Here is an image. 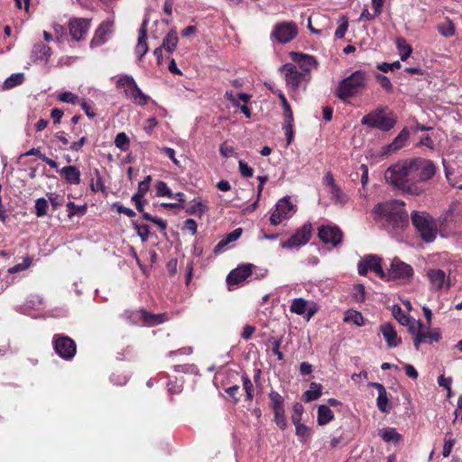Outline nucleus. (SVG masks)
Here are the masks:
<instances>
[{
    "mask_svg": "<svg viewBox=\"0 0 462 462\" xmlns=\"http://www.w3.org/2000/svg\"><path fill=\"white\" fill-rule=\"evenodd\" d=\"M115 144L121 151L125 152L129 149L130 140L126 134L122 132L116 134Z\"/></svg>",
    "mask_w": 462,
    "mask_h": 462,
    "instance_id": "58836bf2",
    "label": "nucleus"
},
{
    "mask_svg": "<svg viewBox=\"0 0 462 462\" xmlns=\"http://www.w3.org/2000/svg\"><path fill=\"white\" fill-rule=\"evenodd\" d=\"M454 445L455 439H453V433L451 431L446 432L442 449V455L444 457H448L450 455Z\"/></svg>",
    "mask_w": 462,
    "mask_h": 462,
    "instance_id": "c9c22d12",
    "label": "nucleus"
},
{
    "mask_svg": "<svg viewBox=\"0 0 462 462\" xmlns=\"http://www.w3.org/2000/svg\"><path fill=\"white\" fill-rule=\"evenodd\" d=\"M151 180L152 177L150 175L146 176L145 179L139 183L137 193L134 195H140V197H143L149 189Z\"/></svg>",
    "mask_w": 462,
    "mask_h": 462,
    "instance_id": "13d9d810",
    "label": "nucleus"
},
{
    "mask_svg": "<svg viewBox=\"0 0 462 462\" xmlns=\"http://www.w3.org/2000/svg\"><path fill=\"white\" fill-rule=\"evenodd\" d=\"M404 207L403 201L393 199L375 205L373 213L375 218L384 221L393 228L402 229L409 225V217Z\"/></svg>",
    "mask_w": 462,
    "mask_h": 462,
    "instance_id": "f03ea898",
    "label": "nucleus"
},
{
    "mask_svg": "<svg viewBox=\"0 0 462 462\" xmlns=\"http://www.w3.org/2000/svg\"><path fill=\"white\" fill-rule=\"evenodd\" d=\"M274 422L281 430H285L287 428V420L285 418V411L282 410H274Z\"/></svg>",
    "mask_w": 462,
    "mask_h": 462,
    "instance_id": "a18cd8bd",
    "label": "nucleus"
},
{
    "mask_svg": "<svg viewBox=\"0 0 462 462\" xmlns=\"http://www.w3.org/2000/svg\"><path fill=\"white\" fill-rule=\"evenodd\" d=\"M393 315L396 320L402 325L409 324L411 319L406 315L399 305H394L393 308Z\"/></svg>",
    "mask_w": 462,
    "mask_h": 462,
    "instance_id": "c03bdc74",
    "label": "nucleus"
},
{
    "mask_svg": "<svg viewBox=\"0 0 462 462\" xmlns=\"http://www.w3.org/2000/svg\"><path fill=\"white\" fill-rule=\"evenodd\" d=\"M426 275L433 290H441L447 283L446 273L440 269H429Z\"/></svg>",
    "mask_w": 462,
    "mask_h": 462,
    "instance_id": "a211bd4d",
    "label": "nucleus"
},
{
    "mask_svg": "<svg viewBox=\"0 0 462 462\" xmlns=\"http://www.w3.org/2000/svg\"><path fill=\"white\" fill-rule=\"evenodd\" d=\"M411 220L420 237L425 243H432L438 234V226L435 219L424 211H412Z\"/></svg>",
    "mask_w": 462,
    "mask_h": 462,
    "instance_id": "20e7f679",
    "label": "nucleus"
},
{
    "mask_svg": "<svg viewBox=\"0 0 462 462\" xmlns=\"http://www.w3.org/2000/svg\"><path fill=\"white\" fill-rule=\"evenodd\" d=\"M307 304H308L307 300H303L302 298L295 299V300H293V301L290 307V310L292 313H296L298 315H302L306 311Z\"/></svg>",
    "mask_w": 462,
    "mask_h": 462,
    "instance_id": "f704fd0d",
    "label": "nucleus"
},
{
    "mask_svg": "<svg viewBox=\"0 0 462 462\" xmlns=\"http://www.w3.org/2000/svg\"><path fill=\"white\" fill-rule=\"evenodd\" d=\"M135 84L136 82L134 79L129 75H123L117 80L118 86H127V88H131Z\"/></svg>",
    "mask_w": 462,
    "mask_h": 462,
    "instance_id": "e2e57ef3",
    "label": "nucleus"
},
{
    "mask_svg": "<svg viewBox=\"0 0 462 462\" xmlns=\"http://www.w3.org/2000/svg\"><path fill=\"white\" fill-rule=\"evenodd\" d=\"M279 97L282 102V106L284 110L285 120L293 121L294 119H293L292 110H291V106L288 103L285 96L282 93H281V94H279Z\"/></svg>",
    "mask_w": 462,
    "mask_h": 462,
    "instance_id": "8fccbe9b",
    "label": "nucleus"
},
{
    "mask_svg": "<svg viewBox=\"0 0 462 462\" xmlns=\"http://www.w3.org/2000/svg\"><path fill=\"white\" fill-rule=\"evenodd\" d=\"M52 343L56 353L62 359L70 360L76 355V343L69 337L58 334L54 335Z\"/></svg>",
    "mask_w": 462,
    "mask_h": 462,
    "instance_id": "0eeeda50",
    "label": "nucleus"
},
{
    "mask_svg": "<svg viewBox=\"0 0 462 462\" xmlns=\"http://www.w3.org/2000/svg\"><path fill=\"white\" fill-rule=\"evenodd\" d=\"M318 236L324 244L337 246L342 242L343 233L336 226H321L319 228Z\"/></svg>",
    "mask_w": 462,
    "mask_h": 462,
    "instance_id": "9b49d317",
    "label": "nucleus"
},
{
    "mask_svg": "<svg viewBox=\"0 0 462 462\" xmlns=\"http://www.w3.org/2000/svg\"><path fill=\"white\" fill-rule=\"evenodd\" d=\"M241 235H242L241 228H236V229L233 230L231 233L227 234L226 239L220 241L217 245L216 249H220L223 246L226 245L228 243L237 240L241 236Z\"/></svg>",
    "mask_w": 462,
    "mask_h": 462,
    "instance_id": "79ce46f5",
    "label": "nucleus"
},
{
    "mask_svg": "<svg viewBox=\"0 0 462 462\" xmlns=\"http://www.w3.org/2000/svg\"><path fill=\"white\" fill-rule=\"evenodd\" d=\"M89 26V20L85 18H73L69 23V34L75 41H82L84 40Z\"/></svg>",
    "mask_w": 462,
    "mask_h": 462,
    "instance_id": "4468645a",
    "label": "nucleus"
},
{
    "mask_svg": "<svg viewBox=\"0 0 462 462\" xmlns=\"http://www.w3.org/2000/svg\"><path fill=\"white\" fill-rule=\"evenodd\" d=\"M112 23H103L96 31L94 37L90 42V47L102 45L106 42V34L111 32Z\"/></svg>",
    "mask_w": 462,
    "mask_h": 462,
    "instance_id": "6ab92c4d",
    "label": "nucleus"
},
{
    "mask_svg": "<svg viewBox=\"0 0 462 462\" xmlns=\"http://www.w3.org/2000/svg\"><path fill=\"white\" fill-rule=\"evenodd\" d=\"M435 173L436 167L431 161L416 158L390 166L384 178L402 193L420 196L425 191L421 182L430 180Z\"/></svg>",
    "mask_w": 462,
    "mask_h": 462,
    "instance_id": "f257e3e1",
    "label": "nucleus"
},
{
    "mask_svg": "<svg viewBox=\"0 0 462 462\" xmlns=\"http://www.w3.org/2000/svg\"><path fill=\"white\" fill-rule=\"evenodd\" d=\"M410 133L407 128H403L400 134L394 138V140L387 145V152H394L397 150L403 147L404 143L408 140Z\"/></svg>",
    "mask_w": 462,
    "mask_h": 462,
    "instance_id": "393cba45",
    "label": "nucleus"
},
{
    "mask_svg": "<svg viewBox=\"0 0 462 462\" xmlns=\"http://www.w3.org/2000/svg\"><path fill=\"white\" fill-rule=\"evenodd\" d=\"M368 76L363 70H356L347 78L342 79L336 89V96L343 102L358 95L365 88Z\"/></svg>",
    "mask_w": 462,
    "mask_h": 462,
    "instance_id": "7ed1b4c3",
    "label": "nucleus"
},
{
    "mask_svg": "<svg viewBox=\"0 0 462 462\" xmlns=\"http://www.w3.org/2000/svg\"><path fill=\"white\" fill-rule=\"evenodd\" d=\"M178 35L176 30H171L162 41V47L168 52H172L178 44Z\"/></svg>",
    "mask_w": 462,
    "mask_h": 462,
    "instance_id": "c85d7f7f",
    "label": "nucleus"
},
{
    "mask_svg": "<svg viewBox=\"0 0 462 462\" xmlns=\"http://www.w3.org/2000/svg\"><path fill=\"white\" fill-rule=\"evenodd\" d=\"M291 211H295V207L291 202L289 197L281 199L275 207V210L270 217V222L273 226L279 225L283 219L289 217Z\"/></svg>",
    "mask_w": 462,
    "mask_h": 462,
    "instance_id": "9d476101",
    "label": "nucleus"
},
{
    "mask_svg": "<svg viewBox=\"0 0 462 462\" xmlns=\"http://www.w3.org/2000/svg\"><path fill=\"white\" fill-rule=\"evenodd\" d=\"M269 397L273 411L284 409V400L279 393L272 391L269 394Z\"/></svg>",
    "mask_w": 462,
    "mask_h": 462,
    "instance_id": "4c0bfd02",
    "label": "nucleus"
},
{
    "mask_svg": "<svg viewBox=\"0 0 462 462\" xmlns=\"http://www.w3.org/2000/svg\"><path fill=\"white\" fill-rule=\"evenodd\" d=\"M302 412L303 406L300 403H295L293 405V413L291 415V421L294 425L300 423Z\"/></svg>",
    "mask_w": 462,
    "mask_h": 462,
    "instance_id": "4d7b16f0",
    "label": "nucleus"
},
{
    "mask_svg": "<svg viewBox=\"0 0 462 462\" xmlns=\"http://www.w3.org/2000/svg\"><path fill=\"white\" fill-rule=\"evenodd\" d=\"M133 226L142 242H146L150 236V226L147 225H140L136 222H133Z\"/></svg>",
    "mask_w": 462,
    "mask_h": 462,
    "instance_id": "37998d69",
    "label": "nucleus"
},
{
    "mask_svg": "<svg viewBox=\"0 0 462 462\" xmlns=\"http://www.w3.org/2000/svg\"><path fill=\"white\" fill-rule=\"evenodd\" d=\"M219 152L224 157H229L235 154V149L232 146L222 143L219 147Z\"/></svg>",
    "mask_w": 462,
    "mask_h": 462,
    "instance_id": "338daca9",
    "label": "nucleus"
},
{
    "mask_svg": "<svg viewBox=\"0 0 462 462\" xmlns=\"http://www.w3.org/2000/svg\"><path fill=\"white\" fill-rule=\"evenodd\" d=\"M440 339V333L439 331L421 332L413 339V344L416 350L420 349V344H431L438 342Z\"/></svg>",
    "mask_w": 462,
    "mask_h": 462,
    "instance_id": "4be33fe9",
    "label": "nucleus"
},
{
    "mask_svg": "<svg viewBox=\"0 0 462 462\" xmlns=\"http://www.w3.org/2000/svg\"><path fill=\"white\" fill-rule=\"evenodd\" d=\"M396 46L400 51V56L402 60H406L412 52V49L407 44V42L403 38H398L396 41Z\"/></svg>",
    "mask_w": 462,
    "mask_h": 462,
    "instance_id": "72a5a7b5",
    "label": "nucleus"
},
{
    "mask_svg": "<svg viewBox=\"0 0 462 462\" xmlns=\"http://www.w3.org/2000/svg\"><path fill=\"white\" fill-rule=\"evenodd\" d=\"M341 21L342 23L337 27V29L335 32V37L337 39L343 38L348 28V21L345 16L341 17Z\"/></svg>",
    "mask_w": 462,
    "mask_h": 462,
    "instance_id": "052dcab7",
    "label": "nucleus"
},
{
    "mask_svg": "<svg viewBox=\"0 0 462 462\" xmlns=\"http://www.w3.org/2000/svg\"><path fill=\"white\" fill-rule=\"evenodd\" d=\"M148 21L144 20L139 29V36H138V42L135 47V51L139 56V60H141L145 53L148 51V46L146 43V38H147V32H146V27H147Z\"/></svg>",
    "mask_w": 462,
    "mask_h": 462,
    "instance_id": "aec40b11",
    "label": "nucleus"
},
{
    "mask_svg": "<svg viewBox=\"0 0 462 462\" xmlns=\"http://www.w3.org/2000/svg\"><path fill=\"white\" fill-rule=\"evenodd\" d=\"M24 79V76L23 73H15L11 75L8 79L4 82V88L6 89L12 88L17 85L23 83Z\"/></svg>",
    "mask_w": 462,
    "mask_h": 462,
    "instance_id": "ea45409f",
    "label": "nucleus"
},
{
    "mask_svg": "<svg viewBox=\"0 0 462 462\" xmlns=\"http://www.w3.org/2000/svg\"><path fill=\"white\" fill-rule=\"evenodd\" d=\"M330 199L335 204L345 205L347 201V196L337 185L329 189Z\"/></svg>",
    "mask_w": 462,
    "mask_h": 462,
    "instance_id": "473e14b6",
    "label": "nucleus"
},
{
    "mask_svg": "<svg viewBox=\"0 0 462 462\" xmlns=\"http://www.w3.org/2000/svg\"><path fill=\"white\" fill-rule=\"evenodd\" d=\"M32 53L36 60H47L51 55V49L46 44L37 43L33 46Z\"/></svg>",
    "mask_w": 462,
    "mask_h": 462,
    "instance_id": "c756f323",
    "label": "nucleus"
},
{
    "mask_svg": "<svg viewBox=\"0 0 462 462\" xmlns=\"http://www.w3.org/2000/svg\"><path fill=\"white\" fill-rule=\"evenodd\" d=\"M208 210V207L199 199H192L186 208L189 215L201 217Z\"/></svg>",
    "mask_w": 462,
    "mask_h": 462,
    "instance_id": "a878e982",
    "label": "nucleus"
},
{
    "mask_svg": "<svg viewBox=\"0 0 462 462\" xmlns=\"http://www.w3.org/2000/svg\"><path fill=\"white\" fill-rule=\"evenodd\" d=\"M238 166H239V171L242 176H244L245 178H250L253 176L254 170L246 162H245L244 161H239Z\"/></svg>",
    "mask_w": 462,
    "mask_h": 462,
    "instance_id": "bf43d9fd",
    "label": "nucleus"
},
{
    "mask_svg": "<svg viewBox=\"0 0 462 462\" xmlns=\"http://www.w3.org/2000/svg\"><path fill=\"white\" fill-rule=\"evenodd\" d=\"M48 202L45 199L41 198L35 201V214L38 217H43L47 213Z\"/></svg>",
    "mask_w": 462,
    "mask_h": 462,
    "instance_id": "09e8293b",
    "label": "nucleus"
},
{
    "mask_svg": "<svg viewBox=\"0 0 462 462\" xmlns=\"http://www.w3.org/2000/svg\"><path fill=\"white\" fill-rule=\"evenodd\" d=\"M293 121L285 120V124L283 125V130L285 133V135L287 137V144H290L293 138Z\"/></svg>",
    "mask_w": 462,
    "mask_h": 462,
    "instance_id": "680f3d73",
    "label": "nucleus"
},
{
    "mask_svg": "<svg viewBox=\"0 0 462 462\" xmlns=\"http://www.w3.org/2000/svg\"><path fill=\"white\" fill-rule=\"evenodd\" d=\"M125 92L127 97L132 99L134 103L139 106L146 105L150 99V97L138 88L137 84L131 88H127Z\"/></svg>",
    "mask_w": 462,
    "mask_h": 462,
    "instance_id": "412c9836",
    "label": "nucleus"
},
{
    "mask_svg": "<svg viewBox=\"0 0 462 462\" xmlns=\"http://www.w3.org/2000/svg\"><path fill=\"white\" fill-rule=\"evenodd\" d=\"M404 326L408 327L410 333L414 335V337H417L419 334H421V332H422L423 324L420 320L416 321V320H411L410 319L409 324H405Z\"/></svg>",
    "mask_w": 462,
    "mask_h": 462,
    "instance_id": "5fc2aeb1",
    "label": "nucleus"
},
{
    "mask_svg": "<svg viewBox=\"0 0 462 462\" xmlns=\"http://www.w3.org/2000/svg\"><path fill=\"white\" fill-rule=\"evenodd\" d=\"M115 207L116 208L117 212L120 213V214H125V215H126L129 217H133L135 216V213H134V211L133 209H131L129 208H126V207H124L121 204H115Z\"/></svg>",
    "mask_w": 462,
    "mask_h": 462,
    "instance_id": "774afa93",
    "label": "nucleus"
},
{
    "mask_svg": "<svg viewBox=\"0 0 462 462\" xmlns=\"http://www.w3.org/2000/svg\"><path fill=\"white\" fill-rule=\"evenodd\" d=\"M291 60L300 65L301 72L306 73V76L310 77V70L313 67L317 66V60L313 56L303 54L300 52L292 51L290 53Z\"/></svg>",
    "mask_w": 462,
    "mask_h": 462,
    "instance_id": "2eb2a0df",
    "label": "nucleus"
},
{
    "mask_svg": "<svg viewBox=\"0 0 462 462\" xmlns=\"http://www.w3.org/2000/svg\"><path fill=\"white\" fill-rule=\"evenodd\" d=\"M344 321L352 322L357 326H362L364 324V318L360 312L356 310H348L346 313L344 318Z\"/></svg>",
    "mask_w": 462,
    "mask_h": 462,
    "instance_id": "a19ab883",
    "label": "nucleus"
},
{
    "mask_svg": "<svg viewBox=\"0 0 462 462\" xmlns=\"http://www.w3.org/2000/svg\"><path fill=\"white\" fill-rule=\"evenodd\" d=\"M58 99L64 103L77 104L79 102V97L72 92L66 91L59 95Z\"/></svg>",
    "mask_w": 462,
    "mask_h": 462,
    "instance_id": "864d4df0",
    "label": "nucleus"
},
{
    "mask_svg": "<svg viewBox=\"0 0 462 462\" xmlns=\"http://www.w3.org/2000/svg\"><path fill=\"white\" fill-rule=\"evenodd\" d=\"M295 428H296V435L300 438H301V441L302 442H305L310 435V429L304 425V424H301V423H299V424H295Z\"/></svg>",
    "mask_w": 462,
    "mask_h": 462,
    "instance_id": "603ef678",
    "label": "nucleus"
},
{
    "mask_svg": "<svg viewBox=\"0 0 462 462\" xmlns=\"http://www.w3.org/2000/svg\"><path fill=\"white\" fill-rule=\"evenodd\" d=\"M253 267L254 264L245 263L239 265L238 267L231 271L226 277V282L229 286V289L232 290V286L238 285L241 282H243L246 278H248L252 273Z\"/></svg>",
    "mask_w": 462,
    "mask_h": 462,
    "instance_id": "ddd939ff",
    "label": "nucleus"
},
{
    "mask_svg": "<svg viewBox=\"0 0 462 462\" xmlns=\"http://www.w3.org/2000/svg\"><path fill=\"white\" fill-rule=\"evenodd\" d=\"M143 321L148 326L162 324L165 321V314H152L144 310H140Z\"/></svg>",
    "mask_w": 462,
    "mask_h": 462,
    "instance_id": "bb28decb",
    "label": "nucleus"
},
{
    "mask_svg": "<svg viewBox=\"0 0 462 462\" xmlns=\"http://www.w3.org/2000/svg\"><path fill=\"white\" fill-rule=\"evenodd\" d=\"M280 70L284 76L286 85L292 91L298 90L302 81L309 82L310 79V77L306 76V73L301 72L296 65L292 63L282 65Z\"/></svg>",
    "mask_w": 462,
    "mask_h": 462,
    "instance_id": "423d86ee",
    "label": "nucleus"
},
{
    "mask_svg": "<svg viewBox=\"0 0 462 462\" xmlns=\"http://www.w3.org/2000/svg\"><path fill=\"white\" fill-rule=\"evenodd\" d=\"M322 386L317 383H311L310 389L303 393L302 400L305 402H310L318 400L321 395Z\"/></svg>",
    "mask_w": 462,
    "mask_h": 462,
    "instance_id": "cd10ccee",
    "label": "nucleus"
},
{
    "mask_svg": "<svg viewBox=\"0 0 462 462\" xmlns=\"http://www.w3.org/2000/svg\"><path fill=\"white\" fill-rule=\"evenodd\" d=\"M379 435L385 442L399 443L402 437L394 428H385L380 430Z\"/></svg>",
    "mask_w": 462,
    "mask_h": 462,
    "instance_id": "7c9ffc66",
    "label": "nucleus"
},
{
    "mask_svg": "<svg viewBox=\"0 0 462 462\" xmlns=\"http://www.w3.org/2000/svg\"><path fill=\"white\" fill-rule=\"evenodd\" d=\"M312 226L310 223L303 224L296 232L286 241L282 243V247L292 249L305 245L310 239Z\"/></svg>",
    "mask_w": 462,
    "mask_h": 462,
    "instance_id": "6e6552de",
    "label": "nucleus"
},
{
    "mask_svg": "<svg viewBox=\"0 0 462 462\" xmlns=\"http://www.w3.org/2000/svg\"><path fill=\"white\" fill-rule=\"evenodd\" d=\"M68 208L69 209L68 217L71 218L73 216L79 214L80 216H83L87 212V207L85 205L83 206H77L74 202L69 201L67 204Z\"/></svg>",
    "mask_w": 462,
    "mask_h": 462,
    "instance_id": "49530a36",
    "label": "nucleus"
},
{
    "mask_svg": "<svg viewBox=\"0 0 462 462\" xmlns=\"http://www.w3.org/2000/svg\"><path fill=\"white\" fill-rule=\"evenodd\" d=\"M334 418L333 411L326 405H319L318 408V423L326 425Z\"/></svg>",
    "mask_w": 462,
    "mask_h": 462,
    "instance_id": "2f4dec72",
    "label": "nucleus"
},
{
    "mask_svg": "<svg viewBox=\"0 0 462 462\" xmlns=\"http://www.w3.org/2000/svg\"><path fill=\"white\" fill-rule=\"evenodd\" d=\"M61 176L70 184H79L80 171L76 166H65L60 171Z\"/></svg>",
    "mask_w": 462,
    "mask_h": 462,
    "instance_id": "5701e85b",
    "label": "nucleus"
},
{
    "mask_svg": "<svg viewBox=\"0 0 462 462\" xmlns=\"http://www.w3.org/2000/svg\"><path fill=\"white\" fill-rule=\"evenodd\" d=\"M243 385L244 389L246 393V399L251 401L254 397V385L250 380V378L247 375H244L243 378Z\"/></svg>",
    "mask_w": 462,
    "mask_h": 462,
    "instance_id": "6e6d98bb",
    "label": "nucleus"
},
{
    "mask_svg": "<svg viewBox=\"0 0 462 462\" xmlns=\"http://www.w3.org/2000/svg\"><path fill=\"white\" fill-rule=\"evenodd\" d=\"M368 270L374 271L379 277L385 279L386 273L383 271L381 264V258L377 255H368L365 258Z\"/></svg>",
    "mask_w": 462,
    "mask_h": 462,
    "instance_id": "b1692460",
    "label": "nucleus"
},
{
    "mask_svg": "<svg viewBox=\"0 0 462 462\" xmlns=\"http://www.w3.org/2000/svg\"><path fill=\"white\" fill-rule=\"evenodd\" d=\"M384 112V107H378L363 116L361 124L371 128L379 129L383 132H388L394 127L396 121L393 117L386 116Z\"/></svg>",
    "mask_w": 462,
    "mask_h": 462,
    "instance_id": "39448f33",
    "label": "nucleus"
},
{
    "mask_svg": "<svg viewBox=\"0 0 462 462\" xmlns=\"http://www.w3.org/2000/svg\"><path fill=\"white\" fill-rule=\"evenodd\" d=\"M439 32L444 37H450L455 34V25L451 21L448 20L445 23H439L438 25Z\"/></svg>",
    "mask_w": 462,
    "mask_h": 462,
    "instance_id": "e433bc0d",
    "label": "nucleus"
},
{
    "mask_svg": "<svg viewBox=\"0 0 462 462\" xmlns=\"http://www.w3.org/2000/svg\"><path fill=\"white\" fill-rule=\"evenodd\" d=\"M298 33V28L294 23H282L275 26L273 35L282 43L291 42Z\"/></svg>",
    "mask_w": 462,
    "mask_h": 462,
    "instance_id": "f8f14e48",
    "label": "nucleus"
},
{
    "mask_svg": "<svg viewBox=\"0 0 462 462\" xmlns=\"http://www.w3.org/2000/svg\"><path fill=\"white\" fill-rule=\"evenodd\" d=\"M380 331L387 342L389 347H396L402 342L398 337L396 330L391 323H383L380 326Z\"/></svg>",
    "mask_w": 462,
    "mask_h": 462,
    "instance_id": "f3484780",
    "label": "nucleus"
},
{
    "mask_svg": "<svg viewBox=\"0 0 462 462\" xmlns=\"http://www.w3.org/2000/svg\"><path fill=\"white\" fill-rule=\"evenodd\" d=\"M413 275L412 267L395 257L393 259L391 267L386 273V280L392 279H406Z\"/></svg>",
    "mask_w": 462,
    "mask_h": 462,
    "instance_id": "1a4fd4ad",
    "label": "nucleus"
},
{
    "mask_svg": "<svg viewBox=\"0 0 462 462\" xmlns=\"http://www.w3.org/2000/svg\"><path fill=\"white\" fill-rule=\"evenodd\" d=\"M353 298L357 302H363L365 300V289L363 284H356L353 288Z\"/></svg>",
    "mask_w": 462,
    "mask_h": 462,
    "instance_id": "3c124183",
    "label": "nucleus"
},
{
    "mask_svg": "<svg viewBox=\"0 0 462 462\" xmlns=\"http://www.w3.org/2000/svg\"><path fill=\"white\" fill-rule=\"evenodd\" d=\"M156 194L159 197L172 198L173 193L164 181H158L156 184Z\"/></svg>",
    "mask_w": 462,
    "mask_h": 462,
    "instance_id": "de8ad7c7",
    "label": "nucleus"
},
{
    "mask_svg": "<svg viewBox=\"0 0 462 462\" xmlns=\"http://www.w3.org/2000/svg\"><path fill=\"white\" fill-rule=\"evenodd\" d=\"M369 386L374 387L378 391V397L376 400L378 409L382 412L388 413L392 408V405L389 402L387 392L384 386L379 383H370Z\"/></svg>",
    "mask_w": 462,
    "mask_h": 462,
    "instance_id": "dca6fc26",
    "label": "nucleus"
},
{
    "mask_svg": "<svg viewBox=\"0 0 462 462\" xmlns=\"http://www.w3.org/2000/svg\"><path fill=\"white\" fill-rule=\"evenodd\" d=\"M377 79L383 88L386 89L387 91L392 90L393 85L387 77L379 74L377 76Z\"/></svg>",
    "mask_w": 462,
    "mask_h": 462,
    "instance_id": "69168bd1",
    "label": "nucleus"
},
{
    "mask_svg": "<svg viewBox=\"0 0 462 462\" xmlns=\"http://www.w3.org/2000/svg\"><path fill=\"white\" fill-rule=\"evenodd\" d=\"M269 341L273 345V353L277 356L279 360H282L283 354L280 351L281 340L275 337H271Z\"/></svg>",
    "mask_w": 462,
    "mask_h": 462,
    "instance_id": "0e129e2a",
    "label": "nucleus"
}]
</instances>
